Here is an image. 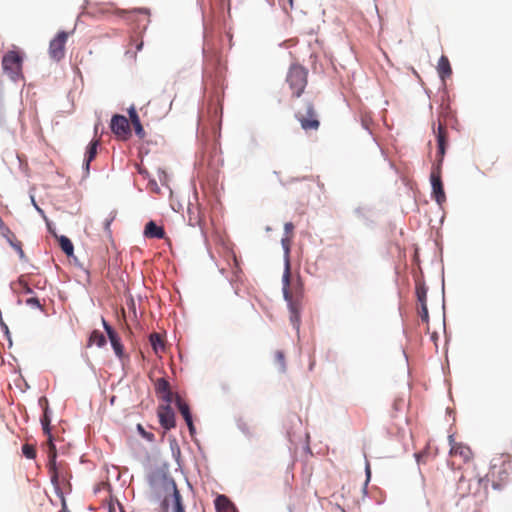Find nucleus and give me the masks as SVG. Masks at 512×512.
<instances>
[{"instance_id": "15", "label": "nucleus", "mask_w": 512, "mask_h": 512, "mask_svg": "<svg viewBox=\"0 0 512 512\" xmlns=\"http://www.w3.org/2000/svg\"><path fill=\"white\" fill-rule=\"evenodd\" d=\"M435 133L438 144L436 163L442 164L447 147V129L443 124L439 123L437 131H435Z\"/></svg>"}, {"instance_id": "27", "label": "nucleus", "mask_w": 512, "mask_h": 512, "mask_svg": "<svg viewBox=\"0 0 512 512\" xmlns=\"http://www.w3.org/2000/svg\"><path fill=\"white\" fill-rule=\"evenodd\" d=\"M16 285H17L16 290L21 294H32L33 293L32 289L29 287L28 283L26 281H24L22 278H20L18 280Z\"/></svg>"}, {"instance_id": "32", "label": "nucleus", "mask_w": 512, "mask_h": 512, "mask_svg": "<svg viewBox=\"0 0 512 512\" xmlns=\"http://www.w3.org/2000/svg\"><path fill=\"white\" fill-rule=\"evenodd\" d=\"M26 304L32 308H37V309L43 310V306L37 297L32 296V297L27 298Z\"/></svg>"}, {"instance_id": "9", "label": "nucleus", "mask_w": 512, "mask_h": 512, "mask_svg": "<svg viewBox=\"0 0 512 512\" xmlns=\"http://www.w3.org/2000/svg\"><path fill=\"white\" fill-rule=\"evenodd\" d=\"M296 118L300 122L301 127L305 130H317L319 128L320 122L317 119V115L312 103L308 102L306 104L305 113L297 112Z\"/></svg>"}, {"instance_id": "5", "label": "nucleus", "mask_w": 512, "mask_h": 512, "mask_svg": "<svg viewBox=\"0 0 512 512\" xmlns=\"http://www.w3.org/2000/svg\"><path fill=\"white\" fill-rule=\"evenodd\" d=\"M50 422H51V419L48 416V411L46 409L45 412H44V415H43V417L41 419V424H42L44 433L49 435V438H48V445H49V464H48V467H49L51 481L55 485V487L58 489L59 473H58L57 466H56V461H55V459H56V448H55V445L52 442V438H51V435H50Z\"/></svg>"}, {"instance_id": "4", "label": "nucleus", "mask_w": 512, "mask_h": 512, "mask_svg": "<svg viewBox=\"0 0 512 512\" xmlns=\"http://www.w3.org/2000/svg\"><path fill=\"white\" fill-rule=\"evenodd\" d=\"M457 493L462 497L468 496H478L481 493H487V486L485 484V479L482 477H474L467 479L464 475H462L457 483Z\"/></svg>"}, {"instance_id": "17", "label": "nucleus", "mask_w": 512, "mask_h": 512, "mask_svg": "<svg viewBox=\"0 0 512 512\" xmlns=\"http://www.w3.org/2000/svg\"><path fill=\"white\" fill-rule=\"evenodd\" d=\"M144 235L147 238L163 239L165 231L163 227L158 226L154 221H149L145 226Z\"/></svg>"}, {"instance_id": "38", "label": "nucleus", "mask_w": 512, "mask_h": 512, "mask_svg": "<svg viewBox=\"0 0 512 512\" xmlns=\"http://www.w3.org/2000/svg\"><path fill=\"white\" fill-rule=\"evenodd\" d=\"M290 9H293V0H287Z\"/></svg>"}, {"instance_id": "21", "label": "nucleus", "mask_w": 512, "mask_h": 512, "mask_svg": "<svg viewBox=\"0 0 512 512\" xmlns=\"http://www.w3.org/2000/svg\"><path fill=\"white\" fill-rule=\"evenodd\" d=\"M98 143H99L98 140L91 141L87 148L86 156H85V169L87 172L89 171L90 163L96 157Z\"/></svg>"}, {"instance_id": "7", "label": "nucleus", "mask_w": 512, "mask_h": 512, "mask_svg": "<svg viewBox=\"0 0 512 512\" xmlns=\"http://www.w3.org/2000/svg\"><path fill=\"white\" fill-rule=\"evenodd\" d=\"M430 182L432 186V198L439 205H442L446 201V194L442 182V164H433L430 173Z\"/></svg>"}, {"instance_id": "34", "label": "nucleus", "mask_w": 512, "mask_h": 512, "mask_svg": "<svg viewBox=\"0 0 512 512\" xmlns=\"http://www.w3.org/2000/svg\"><path fill=\"white\" fill-rule=\"evenodd\" d=\"M284 230H285L286 236L291 237V238L293 237V230H294L293 223H291V222L285 223Z\"/></svg>"}, {"instance_id": "30", "label": "nucleus", "mask_w": 512, "mask_h": 512, "mask_svg": "<svg viewBox=\"0 0 512 512\" xmlns=\"http://www.w3.org/2000/svg\"><path fill=\"white\" fill-rule=\"evenodd\" d=\"M137 430L139 434L149 442H153L155 440L154 434L151 432H147L141 424L137 425Z\"/></svg>"}, {"instance_id": "37", "label": "nucleus", "mask_w": 512, "mask_h": 512, "mask_svg": "<svg viewBox=\"0 0 512 512\" xmlns=\"http://www.w3.org/2000/svg\"><path fill=\"white\" fill-rule=\"evenodd\" d=\"M142 46H143V41H140L137 45H136V50L137 51H140L142 49Z\"/></svg>"}, {"instance_id": "2", "label": "nucleus", "mask_w": 512, "mask_h": 512, "mask_svg": "<svg viewBox=\"0 0 512 512\" xmlns=\"http://www.w3.org/2000/svg\"><path fill=\"white\" fill-rule=\"evenodd\" d=\"M511 464L502 457L492 460L488 473L483 477L485 484L491 483L494 489H500L507 484L509 480Z\"/></svg>"}, {"instance_id": "39", "label": "nucleus", "mask_w": 512, "mask_h": 512, "mask_svg": "<svg viewBox=\"0 0 512 512\" xmlns=\"http://www.w3.org/2000/svg\"><path fill=\"white\" fill-rule=\"evenodd\" d=\"M138 172H139L140 174H144V173H146V171H145L144 169H142L141 167H138Z\"/></svg>"}, {"instance_id": "31", "label": "nucleus", "mask_w": 512, "mask_h": 512, "mask_svg": "<svg viewBox=\"0 0 512 512\" xmlns=\"http://www.w3.org/2000/svg\"><path fill=\"white\" fill-rule=\"evenodd\" d=\"M418 313H419V316H420L422 322L428 323L429 313H428L427 304H423V305L419 306Z\"/></svg>"}, {"instance_id": "1", "label": "nucleus", "mask_w": 512, "mask_h": 512, "mask_svg": "<svg viewBox=\"0 0 512 512\" xmlns=\"http://www.w3.org/2000/svg\"><path fill=\"white\" fill-rule=\"evenodd\" d=\"M283 296L290 311V321L299 330L301 310L303 304L304 290L301 280H291L290 263L286 260L285 270L282 277Z\"/></svg>"}, {"instance_id": "35", "label": "nucleus", "mask_w": 512, "mask_h": 512, "mask_svg": "<svg viewBox=\"0 0 512 512\" xmlns=\"http://www.w3.org/2000/svg\"><path fill=\"white\" fill-rule=\"evenodd\" d=\"M404 404V400L401 399V398H397L394 400V403H393V408L398 411V410H401L402 409V406Z\"/></svg>"}, {"instance_id": "13", "label": "nucleus", "mask_w": 512, "mask_h": 512, "mask_svg": "<svg viewBox=\"0 0 512 512\" xmlns=\"http://www.w3.org/2000/svg\"><path fill=\"white\" fill-rule=\"evenodd\" d=\"M103 327L108 335V338L111 342L113 350L118 358H122L124 356V347L121 343V339L117 332L106 322L104 318H102Z\"/></svg>"}, {"instance_id": "23", "label": "nucleus", "mask_w": 512, "mask_h": 512, "mask_svg": "<svg viewBox=\"0 0 512 512\" xmlns=\"http://www.w3.org/2000/svg\"><path fill=\"white\" fill-rule=\"evenodd\" d=\"M106 344V338L103 333L98 330L92 331L89 337L88 345H96L98 347H103Z\"/></svg>"}, {"instance_id": "14", "label": "nucleus", "mask_w": 512, "mask_h": 512, "mask_svg": "<svg viewBox=\"0 0 512 512\" xmlns=\"http://www.w3.org/2000/svg\"><path fill=\"white\" fill-rule=\"evenodd\" d=\"M155 392L165 403L171 404L175 399V395L171 391L170 383L165 378L156 380Z\"/></svg>"}, {"instance_id": "11", "label": "nucleus", "mask_w": 512, "mask_h": 512, "mask_svg": "<svg viewBox=\"0 0 512 512\" xmlns=\"http://www.w3.org/2000/svg\"><path fill=\"white\" fill-rule=\"evenodd\" d=\"M110 127L112 132L121 139H127L130 135V125L125 116L114 115Z\"/></svg>"}, {"instance_id": "26", "label": "nucleus", "mask_w": 512, "mask_h": 512, "mask_svg": "<svg viewBox=\"0 0 512 512\" xmlns=\"http://www.w3.org/2000/svg\"><path fill=\"white\" fill-rule=\"evenodd\" d=\"M174 498V512H185L184 506L182 504L180 492L175 488L173 492Z\"/></svg>"}, {"instance_id": "16", "label": "nucleus", "mask_w": 512, "mask_h": 512, "mask_svg": "<svg viewBox=\"0 0 512 512\" xmlns=\"http://www.w3.org/2000/svg\"><path fill=\"white\" fill-rule=\"evenodd\" d=\"M174 400H175L178 410L181 413V415L183 416L190 432L193 433L195 430V427L193 425L189 405L187 403H185L178 394H175Z\"/></svg>"}, {"instance_id": "40", "label": "nucleus", "mask_w": 512, "mask_h": 512, "mask_svg": "<svg viewBox=\"0 0 512 512\" xmlns=\"http://www.w3.org/2000/svg\"><path fill=\"white\" fill-rule=\"evenodd\" d=\"M109 225H110V221H106L105 226L107 229L109 228Z\"/></svg>"}, {"instance_id": "22", "label": "nucleus", "mask_w": 512, "mask_h": 512, "mask_svg": "<svg viewBox=\"0 0 512 512\" xmlns=\"http://www.w3.org/2000/svg\"><path fill=\"white\" fill-rule=\"evenodd\" d=\"M415 293L419 306L427 304V287L422 281H417L415 286Z\"/></svg>"}, {"instance_id": "29", "label": "nucleus", "mask_w": 512, "mask_h": 512, "mask_svg": "<svg viewBox=\"0 0 512 512\" xmlns=\"http://www.w3.org/2000/svg\"><path fill=\"white\" fill-rule=\"evenodd\" d=\"M274 359H275L276 364L279 366V369L282 372H284L285 369H286L284 353L282 351H279V350L276 351L275 354H274Z\"/></svg>"}, {"instance_id": "25", "label": "nucleus", "mask_w": 512, "mask_h": 512, "mask_svg": "<svg viewBox=\"0 0 512 512\" xmlns=\"http://www.w3.org/2000/svg\"><path fill=\"white\" fill-rule=\"evenodd\" d=\"M230 505L229 499L224 495H219L215 500L216 509L219 511L228 509Z\"/></svg>"}, {"instance_id": "18", "label": "nucleus", "mask_w": 512, "mask_h": 512, "mask_svg": "<svg viewBox=\"0 0 512 512\" xmlns=\"http://www.w3.org/2000/svg\"><path fill=\"white\" fill-rule=\"evenodd\" d=\"M437 70L442 80H444L446 77H449L452 74L450 62L446 56L443 55L440 57L438 61Z\"/></svg>"}, {"instance_id": "24", "label": "nucleus", "mask_w": 512, "mask_h": 512, "mask_svg": "<svg viewBox=\"0 0 512 512\" xmlns=\"http://www.w3.org/2000/svg\"><path fill=\"white\" fill-rule=\"evenodd\" d=\"M58 240H59V245H60L62 251L68 256L72 255L73 251H74V247H73L71 240L66 236H61V237H59Z\"/></svg>"}, {"instance_id": "12", "label": "nucleus", "mask_w": 512, "mask_h": 512, "mask_svg": "<svg viewBox=\"0 0 512 512\" xmlns=\"http://www.w3.org/2000/svg\"><path fill=\"white\" fill-rule=\"evenodd\" d=\"M449 443L451 445L450 455L452 457H459L464 463L472 459L473 453L469 446L456 443L452 435L449 436Z\"/></svg>"}, {"instance_id": "10", "label": "nucleus", "mask_w": 512, "mask_h": 512, "mask_svg": "<svg viewBox=\"0 0 512 512\" xmlns=\"http://www.w3.org/2000/svg\"><path fill=\"white\" fill-rule=\"evenodd\" d=\"M159 423L165 431H169L176 426L175 413L170 404L165 403L157 409Z\"/></svg>"}, {"instance_id": "36", "label": "nucleus", "mask_w": 512, "mask_h": 512, "mask_svg": "<svg viewBox=\"0 0 512 512\" xmlns=\"http://www.w3.org/2000/svg\"><path fill=\"white\" fill-rule=\"evenodd\" d=\"M366 474H367V478L369 479L371 471H370V464L368 461L366 462Z\"/></svg>"}, {"instance_id": "19", "label": "nucleus", "mask_w": 512, "mask_h": 512, "mask_svg": "<svg viewBox=\"0 0 512 512\" xmlns=\"http://www.w3.org/2000/svg\"><path fill=\"white\" fill-rule=\"evenodd\" d=\"M129 116H130L131 123L134 127L135 133L140 138H143L145 135V132H144L143 126L140 122L139 116L134 108L129 109Z\"/></svg>"}, {"instance_id": "20", "label": "nucleus", "mask_w": 512, "mask_h": 512, "mask_svg": "<svg viewBox=\"0 0 512 512\" xmlns=\"http://www.w3.org/2000/svg\"><path fill=\"white\" fill-rule=\"evenodd\" d=\"M151 346L156 354L162 353L165 350V343L163 337L159 333H152L149 337Z\"/></svg>"}, {"instance_id": "33", "label": "nucleus", "mask_w": 512, "mask_h": 512, "mask_svg": "<svg viewBox=\"0 0 512 512\" xmlns=\"http://www.w3.org/2000/svg\"><path fill=\"white\" fill-rule=\"evenodd\" d=\"M291 239H292L291 237L285 236L281 240V243H282V246H283V248L285 250L286 255H288L289 251H290Z\"/></svg>"}, {"instance_id": "28", "label": "nucleus", "mask_w": 512, "mask_h": 512, "mask_svg": "<svg viewBox=\"0 0 512 512\" xmlns=\"http://www.w3.org/2000/svg\"><path fill=\"white\" fill-rule=\"evenodd\" d=\"M22 453L28 459H34L36 457L35 447L28 443H26L22 446Z\"/></svg>"}, {"instance_id": "6", "label": "nucleus", "mask_w": 512, "mask_h": 512, "mask_svg": "<svg viewBox=\"0 0 512 512\" xmlns=\"http://www.w3.org/2000/svg\"><path fill=\"white\" fill-rule=\"evenodd\" d=\"M23 58L17 51H8L2 58L4 72L14 81L22 76Z\"/></svg>"}, {"instance_id": "8", "label": "nucleus", "mask_w": 512, "mask_h": 512, "mask_svg": "<svg viewBox=\"0 0 512 512\" xmlns=\"http://www.w3.org/2000/svg\"><path fill=\"white\" fill-rule=\"evenodd\" d=\"M69 37V33L65 31H60L57 35L50 41L49 43V56L55 60L60 61L65 56V45L67 39Z\"/></svg>"}, {"instance_id": "3", "label": "nucleus", "mask_w": 512, "mask_h": 512, "mask_svg": "<svg viewBox=\"0 0 512 512\" xmlns=\"http://www.w3.org/2000/svg\"><path fill=\"white\" fill-rule=\"evenodd\" d=\"M308 70L299 64H293L289 68L286 81L292 91L293 97H300L308 82Z\"/></svg>"}]
</instances>
